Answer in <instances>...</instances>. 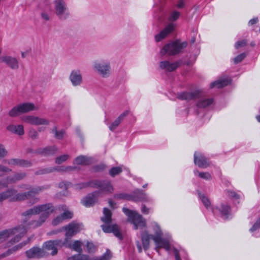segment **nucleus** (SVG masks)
I'll return each instance as SVG.
<instances>
[{
    "mask_svg": "<svg viewBox=\"0 0 260 260\" xmlns=\"http://www.w3.org/2000/svg\"><path fill=\"white\" fill-rule=\"evenodd\" d=\"M200 198L202 201V203H203V204L204 205V206H205V207L206 208H208L209 207H210V205H211L210 202L209 200L207 197H206L205 196L203 195V196H201Z\"/></svg>",
    "mask_w": 260,
    "mask_h": 260,
    "instance_id": "09e8293b",
    "label": "nucleus"
},
{
    "mask_svg": "<svg viewBox=\"0 0 260 260\" xmlns=\"http://www.w3.org/2000/svg\"><path fill=\"white\" fill-rule=\"evenodd\" d=\"M150 239H151V236L148 234L147 232H144L142 234V242L145 250H147L149 248V241Z\"/></svg>",
    "mask_w": 260,
    "mask_h": 260,
    "instance_id": "2f4dec72",
    "label": "nucleus"
},
{
    "mask_svg": "<svg viewBox=\"0 0 260 260\" xmlns=\"http://www.w3.org/2000/svg\"><path fill=\"white\" fill-rule=\"evenodd\" d=\"M7 129L9 132L19 136H22L24 134V127L21 124L17 125L10 124L7 126Z\"/></svg>",
    "mask_w": 260,
    "mask_h": 260,
    "instance_id": "a878e982",
    "label": "nucleus"
},
{
    "mask_svg": "<svg viewBox=\"0 0 260 260\" xmlns=\"http://www.w3.org/2000/svg\"><path fill=\"white\" fill-rule=\"evenodd\" d=\"M26 232V229L23 225L6 230L0 232V243L11 238L10 242L14 244L18 242Z\"/></svg>",
    "mask_w": 260,
    "mask_h": 260,
    "instance_id": "7ed1b4c3",
    "label": "nucleus"
},
{
    "mask_svg": "<svg viewBox=\"0 0 260 260\" xmlns=\"http://www.w3.org/2000/svg\"><path fill=\"white\" fill-rule=\"evenodd\" d=\"M61 208L62 210L64 211L63 213L61 214V216L63 217V219H71L73 217V213L68 210L66 206H62Z\"/></svg>",
    "mask_w": 260,
    "mask_h": 260,
    "instance_id": "e433bc0d",
    "label": "nucleus"
},
{
    "mask_svg": "<svg viewBox=\"0 0 260 260\" xmlns=\"http://www.w3.org/2000/svg\"><path fill=\"white\" fill-rule=\"evenodd\" d=\"M92 187L100 188L101 191L106 192H111L113 187L110 183L106 180H94L91 181Z\"/></svg>",
    "mask_w": 260,
    "mask_h": 260,
    "instance_id": "ddd939ff",
    "label": "nucleus"
},
{
    "mask_svg": "<svg viewBox=\"0 0 260 260\" xmlns=\"http://www.w3.org/2000/svg\"><path fill=\"white\" fill-rule=\"evenodd\" d=\"M67 241L63 242L62 240H50L46 242L43 247L48 250H52L51 254L55 255L57 253L58 248L66 246Z\"/></svg>",
    "mask_w": 260,
    "mask_h": 260,
    "instance_id": "9d476101",
    "label": "nucleus"
},
{
    "mask_svg": "<svg viewBox=\"0 0 260 260\" xmlns=\"http://www.w3.org/2000/svg\"><path fill=\"white\" fill-rule=\"evenodd\" d=\"M122 121L117 117L109 126V128L110 131H113L119 125Z\"/></svg>",
    "mask_w": 260,
    "mask_h": 260,
    "instance_id": "a18cd8bd",
    "label": "nucleus"
},
{
    "mask_svg": "<svg viewBox=\"0 0 260 260\" xmlns=\"http://www.w3.org/2000/svg\"><path fill=\"white\" fill-rule=\"evenodd\" d=\"M122 171V170L120 167H113L109 170V174L112 177H115L121 173Z\"/></svg>",
    "mask_w": 260,
    "mask_h": 260,
    "instance_id": "ea45409f",
    "label": "nucleus"
},
{
    "mask_svg": "<svg viewBox=\"0 0 260 260\" xmlns=\"http://www.w3.org/2000/svg\"><path fill=\"white\" fill-rule=\"evenodd\" d=\"M112 257V254L109 250H107L106 252L101 256L89 258V256L86 255L78 254L75 255L69 258L71 260H110Z\"/></svg>",
    "mask_w": 260,
    "mask_h": 260,
    "instance_id": "9b49d317",
    "label": "nucleus"
},
{
    "mask_svg": "<svg viewBox=\"0 0 260 260\" xmlns=\"http://www.w3.org/2000/svg\"><path fill=\"white\" fill-rule=\"evenodd\" d=\"M227 194L229 197L235 199H239L240 198L239 196L236 192L231 190H228Z\"/></svg>",
    "mask_w": 260,
    "mask_h": 260,
    "instance_id": "5fc2aeb1",
    "label": "nucleus"
},
{
    "mask_svg": "<svg viewBox=\"0 0 260 260\" xmlns=\"http://www.w3.org/2000/svg\"><path fill=\"white\" fill-rule=\"evenodd\" d=\"M13 175L16 182L23 179L26 176V174L25 172H17L15 173Z\"/></svg>",
    "mask_w": 260,
    "mask_h": 260,
    "instance_id": "49530a36",
    "label": "nucleus"
},
{
    "mask_svg": "<svg viewBox=\"0 0 260 260\" xmlns=\"http://www.w3.org/2000/svg\"><path fill=\"white\" fill-rule=\"evenodd\" d=\"M54 4L55 14L60 20H64L69 18L70 13L63 0H55Z\"/></svg>",
    "mask_w": 260,
    "mask_h": 260,
    "instance_id": "6e6552de",
    "label": "nucleus"
},
{
    "mask_svg": "<svg viewBox=\"0 0 260 260\" xmlns=\"http://www.w3.org/2000/svg\"><path fill=\"white\" fill-rule=\"evenodd\" d=\"M246 57V54L245 53H242L234 59V63L237 64L240 62H241L244 58Z\"/></svg>",
    "mask_w": 260,
    "mask_h": 260,
    "instance_id": "8fccbe9b",
    "label": "nucleus"
},
{
    "mask_svg": "<svg viewBox=\"0 0 260 260\" xmlns=\"http://www.w3.org/2000/svg\"><path fill=\"white\" fill-rule=\"evenodd\" d=\"M29 136L31 139H35L38 137V133L34 129L30 130L29 132Z\"/></svg>",
    "mask_w": 260,
    "mask_h": 260,
    "instance_id": "052dcab7",
    "label": "nucleus"
},
{
    "mask_svg": "<svg viewBox=\"0 0 260 260\" xmlns=\"http://www.w3.org/2000/svg\"><path fill=\"white\" fill-rule=\"evenodd\" d=\"M81 225V224L72 222L62 228L63 230L66 231V238L62 240L63 242L67 241L66 246H71V238L80 231Z\"/></svg>",
    "mask_w": 260,
    "mask_h": 260,
    "instance_id": "0eeeda50",
    "label": "nucleus"
},
{
    "mask_svg": "<svg viewBox=\"0 0 260 260\" xmlns=\"http://www.w3.org/2000/svg\"><path fill=\"white\" fill-rule=\"evenodd\" d=\"M26 255L28 258H41L47 255L46 252L43 248L38 247H34L25 252Z\"/></svg>",
    "mask_w": 260,
    "mask_h": 260,
    "instance_id": "dca6fc26",
    "label": "nucleus"
},
{
    "mask_svg": "<svg viewBox=\"0 0 260 260\" xmlns=\"http://www.w3.org/2000/svg\"><path fill=\"white\" fill-rule=\"evenodd\" d=\"M174 255H175V259L176 260H181L180 257L179 252L176 248L174 249Z\"/></svg>",
    "mask_w": 260,
    "mask_h": 260,
    "instance_id": "69168bd1",
    "label": "nucleus"
},
{
    "mask_svg": "<svg viewBox=\"0 0 260 260\" xmlns=\"http://www.w3.org/2000/svg\"><path fill=\"white\" fill-rule=\"evenodd\" d=\"M54 211V207L51 204H46L34 206L22 213L24 216L41 214L38 220H33L29 222V225L33 228L41 226Z\"/></svg>",
    "mask_w": 260,
    "mask_h": 260,
    "instance_id": "f03ea898",
    "label": "nucleus"
},
{
    "mask_svg": "<svg viewBox=\"0 0 260 260\" xmlns=\"http://www.w3.org/2000/svg\"><path fill=\"white\" fill-rule=\"evenodd\" d=\"M70 79L72 84L75 86H79L82 82V76L79 70H74L72 71Z\"/></svg>",
    "mask_w": 260,
    "mask_h": 260,
    "instance_id": "4be33fe9",
    "label": "nucleus"
},
{
    "mask_svg": "<svg viewBox=\"0 0 260 260\" xmlns=\"http://www.w3.org/2000/svg\"><path fill=\"white\" fill-rule=\"evenodd\" d=\"M64 220L63 217L61 216V215L57 216L55 219H54L52 221V224L53 225H57L60 223L62 222Z\"/></svg>",
    "mask_w": 260,
    "mask_h": 260,
    "instance_id": "603ef678",
    "label": "nucleus"
},
{
    "mask_svg": "<svg viewBox=\"0 0 260 260\" xmlns=\"http://www.w3.org/2000/svg\"><path fill=\"white\" fill-rule=\"evenodd\" d=\"M114 198L118 199H123L128 201H132V194H129L125 193H120L114 195Z\"/></svg>",
    "mask_w": 260,
    "mask_h": 260,
    "instance_id": "4c0bfd02",
    "label": "nucleus"
},
{
    "mask_svg": "<svg viewBox=\"0 0 260 260\" xmlns=\"http://www.w3.org/2000/svg\"><path fill=\"white\" fill-rule=\"evenodd\" d=\"M101 228L103 231L106 233H113L114 235L119 239H122V234L117 224L109 225L102 224Z\"/></svg>",
    "mask_w": 260,
    "mask_h": 260,
    "instance_id": "aec40b11",
    "label": "nucleus"
},
{
    "mask_svg": "<svg viewBox=\"0 0 260 260\" xmlns=\"http://www.w3.org/2000/svg\"><path fill=\"white\" fill-rule=\"evenodd\" d=\"M100 193V191H95L88 194L82 199V203L87 207L93 206L97 202Z\"/></svg>",
    "mask_w": 260,
    "mask_h": 260,
    "instance_id": "6ab92c4d",
    "label": "nucleus"
},
{
    "mask_svg": "<svg viewBox=\"0 0 260 260\" xmlns=\"http://www.w3.org/2000/svg\"><path fill=\"white\" fill-rule=\"evenodd\" d=\"M180 16V13L177 11H173L169 18V20L170 21H175Z\"/></svg>",
    "mask_w": 260,
    "mask_h": 260,
    "instance_id": "864d4df0",
    "label": "nucleus"
},
{
    "mask_svg": "<svg viewBox=\"0 0 260 260\" xmlns=\"http://www.w3.org/2000/svg\"><path fill=\"white\" fill-rule=\"evenodd\" d=\"M57 149L54 146L44 148L40 151V153L44 155H50L54 154Z\"/></svg>",
    "mask_w": 260,
    "mask_h": 260,
    "instance_id": "72a5a7b5",
    "label": "nucleus"
},
{
    "mask_svg": "<svg viewBox=\"0 0 260 260\" xmlns=\"http://www.w3.org/2000/svg\"><path fill=\"white\" fill-rule=\"evenodd\" d=\"M260 227V217L255 222L252 227L250 229L251 232H254Z\"/></svg>",
    "mask_w": 260,
    "mask_h": 260,
    "instance_id": "13d9d810",
    "label": "nucleus"
},
{
    "mask_svg": "<svg viewBox=\"0 0 260 260\" xmlns=\"http://www.w3.org/2000/svg\"><path fill=\"white\" fill-rule=\"evenodd\" d=\"M12 171V170L8 167L0 164V173H9Z\"/></svg>",
    "mask_w": 260,
    "mask_h": 260,
    "instance_id": "bf43d9fd",
    "label": "nucleus"
},
{
    "mask_svg": "<svg viewBox=\"0 0 260 260\" xmlns=\"http://www.w3.org/2000/svg\"><path fill=\"white\" fill-rule=\"evenodd\" d=\"M181 62V60L176 61L174 62H170L168 60H164L160 62L159 67L162 70L171 72L177 69L180 66Z\"/></svg>",
    "mask_w": 260,
    "mask_h": 260,
    "instance_id": "a211bd4d",
    "label": "nucleus"
},
{
    "mask_svg": "<svg viewBox=\"0 0 260 260\" xmlns=\"http://www.w3.org/2000/svg\"><path fill=\"white\" fill-rule=\"evenodd\" d=\"M4 181L5 183L7 184V187L9 184H14L17 182L15 179L14 175L7 176L4 180Z\"/></svg>",
    "mask_w": 260,
    "mask_h": 260,
    "instance_id": "de8ad7c7",
    "label": "nucleus"
},
{
    "mask_svg": "<svg viewBox=\"0 0 260 260\" xmlns=\"http://www.w3.org/2000/svg\"><path fill=\"white\" fill-rule=\"evenodd\" d=\"M175 27V24L173 23L168 24L162 31L155 36V41L156 42H159L165 39L174 31Z\"/></svg>",
    "mask_w": 260,
    "mask_h": 260,
    "instance_id": "412c9836",
    "label": "nucleus"
},
{
    "mask_svg": "<svg viewBox=\"0 0 260 260\" xmlns=\"http://www.w3.org/2000/svg\"><path fill=\"white\" fill-rule=\"evenodd\" d=\"M187 43L176 40L166 44L161 49L160 54L161 56H174L180 53L182 49L186 48Z\"/></svg>",
    "mask_w": 260,
    "mask_h": 260,
    "instance_id": "20e7f679",
    "label": "nucleus"
},
{
    "mask_svg": "<svg viewBox=\"0 0 260 260\" xmlns=\"http://www.w3.org/2000/svg\"><path fill=\"white\" fill-rule=\"evenodd\" d=\"M69 158V155L68 154H63L57 157L55 159V162L56 164L59 165L66 161Z\"/></svg>",
    "mask_w": 260,
    "mask_h": 260,
    "instance_id": "79ce46f5",
    "label": "nucleus"
},
{
    "mask_svg": "<svg viewBox=\"0 0 260 260\" xmlns=\"http://www.w3.org/2000/svg\"><path fill=\"white\" fill-rule=\"evenodd\" d=\"M133 196L132 201L135 202L147 201V196L142 190L136 189Z\"/></svg>",
    "mask_w": 260,
    "mask_h": 260,
    "instance_id": "393cba45",
    "label": "nucleus"
},
{
    "mask_svg": "<svg viewBox=\"0 0 260 260\" xmlns=\"http://www.w3.org/2000/svg\"><path fill=\"white\" fill-rule=\"evenodd\" d=\"M82 242L80 241H75L73 244L71 243V246H66V247L71 248L77 252L81 253L82 251Z\"/></svg>",
    "mask_w": 260,
    "mask_h": 260,
    "instance_id": "f704fd0d",
    "label": "nucleus"
},
{
    "mask_svg": "<svg viewBox=\"0 0 260 260\" xmlns=\"http://www.w3.org/2000/svg\"><path fill=\"white\" fill-rule=\"evenodd\" d=\"M203 92L200 90H196L192 92H184L178 94L177 98L181 100L190 101L200 99Z\"/></svg>",
    "mask_w": 260,
    "mask_h": 260,
    "instance_id": "2eb2a0df",
    "label": "nucleus"
},
{
    "mask_svg": "<svg viewBox=\"0 0 260 260\" xmlns=\"http://www.w3.org/2000/svg\"><path fill=\"white\" fill-rule=\"evenodd\" d=\"M18 106L21 113H27L38 109L33 104L29 103L20 104Z\"/></svg>",
    "mask_w": 260,
    "mask_h": 260,
    "instance_id": "c85d7f7f",
    "label": "nucleus"
},
{
    "mask_svg": "<svg viewBox=\"0 0 260 260\" xmlns=\"http://www.w3.org/2000/svg\"><path fill=\"white\" fill-rule=\"evenodd\" d=\"M41 16L42 18H43L44 20L48 21L49 20V17L48 15L46 13H42L41 14Z\"/></svg>",
    "mask_w": 260,
    "mask_h": 260,
    "instance_id": "338daca9",
    "label": "nucleus"
},
{
    "mask_svg": "<svg viewBox=\"0 0 260 260\" xmlns=\"http://www.w3.org/2000/svg\"><path fill=\"white\" fill-rule=\"evenodd\" d=\"M247 44V41L246 40H243L242 41H238L235 44L236 48L238 49L240 47L245 46Z\"/></svg>",
    "mask_w": 260,
    "mask_h": 260,
    "instance_id": "4d7b16f0",
    "label": "nucleus"
},
{
    "mask_svg": "<svg viewBox=\"0 0 260 260\" xmlns=\"http://www.w3.org/2000/svg\"><path fill=\"white\" fill-rule=\"evenodd\" d=\"M7 164L12 166H20L23 167H28L32 165L30 161L18 158H11L7 160Z\"/></svg>",
    "mask_w": 260,
    "mask_h": 260,
    "instance_id": "5701e85b",
    "label": "nucleus"
},
{
    "mask_svg": "<svg viewBox=\"0 0 260 260\" xmlns=\"http://www.w3.org/2000/svg\"><path fill=\"white\" fill-rule=\"evenodd\" d=\"M213 100L212 99H200L197 104V106L200 108H206L212 104Z\"/></svg>",
    "mask_w": 260,
    "mask_h": 260,
    "instance_id": "473e14b6",
    "label": "nucleus"
},
{
    "mask_svg": "<svg viewBox=\"0 0 260 260\" xmlns=\"http://www.w3.org/2000/svg\"><path fill=\"white\" fill-rule=\"evenodd\" d=\"M54 171L60 172H66L65 167L62 166L60 167H50V168H46L44 169H40L36 172V174L37 175H41V174H48L50 173H52Z\"/></svg>",
    "mask_w": 260,
    "mask_h": 260,
    "instance_id": "b1692460",
    "label": "nucleus"
},
{
    "mask_svg": "<svg viewBox=\"0 0 260 260\" xmlns=\"http://www.w3.org/2000/svg\"><path fill=\"white\" fill-rule=\"evenodd\" d=\"M194 173L198 175L199 177L205 180H210L211 179V176L208 172H199L198 170H194Z\"/></svg>",
    "mask_w": 260,
    "mask_h": 260,
    "instance_id": "58836bf2",
    "label": "nucleus"
},
{
    "mask_svg": "<svg viewBox=\"0 0 260 260\" xmlns=\"http://www.w3.org/2000/svg\"><path fill=\"white\" fill-rule=\"evenodd\" d=\"M26 243H24V244H20L13 247L12 249H9L7 252L3 253L0 255V258L8 256L9 255L12 253V251H15L19 249H20Z\"/></svg>",
    "mask_w": 260,
    "mask_h": 260,
    "instance_id": "c9c22d12",
    "label": "nucleus"
},
{
    "mask_svg": "<svg viewBox=\"0 0 260 260\" xmlns=\"http://www.w3.org/2000/svg\"><path fill=\"white\" fill-rule=\"evenodd\" d=\"M18 187L21 189L27 190V191H20L14 188H10L6 191L0 193V203L4 200H9L12 202H22L32 199V203L38 202L39 199L35 198L40 192L47 189L50 187L49 185L36 186L32 187L27 184H21L18 185Z\"/></svg>",
    "mask_w": 260,
    "mask_h": 260,
    "instance_id": "f257e3e1",
    "label": "nucleus"
},
{
    "mask_svg": "<svg viewBox=\"0 0 260 260\" xmlns=\"http://www.w3.org/2000/svg\"><path fill=\"white\" fill-rule=\"evenodd\" d=\"M76 186V187L77 188H79V189H82L83 188H85V187H87L88 186H90V187H92L91 181H89V182H88L82 183L78 184Z\"/></svg>",
    "mask_w": 260,
    "mask_h": 260,
    "instance_id": "3c124183",
    "label": "nucleus"
},
{
    "mask_svg": "<svg viewBox=\"0 0 260 260\" xmlns=\"http://www.w3.org/2000/svg\"><path fill=\"white\" fill-rule=\"evenodd\" d=\"M122 211L128 217V221L134 224L135 230H137L139 228H142L146 226L145 219L138 212L129 210L126 208H123Z\"/></svg>",
    "mask_w": 260,
    "mask_h": 260,
    "instance_id": "423d86ee",
    "label": "nucleus"
},
{
    "mask_svg": "<svg viewBox=\"0 0 260 260\" xmlns=\"http://www.w3.org/2000/svg\"><path fill=\"white\" fill-rule=\"evenodd\" d=\"M21 113L20 112V109L19 108L18 105L13 107L9 113V115L10 117H16L20 115Z\"/></svg>",
    "mask_w": 260,
    "mask_h": 260,
    "instance_id": "a19ab883",
    "label": "nucleus"
},
{
    "mask_svg": "<svg viewBox=\"0 0 260 260\" xmlns=\"http://www.w3.org/2000/svg\"><path fill=\"white\" fill-rule=\"evenodd\" d=\"M22 120L27 123L32 125H47L49 121L45 118L33 115H26L22 117Z\"/></svg>",
    "mask_w": 260,
    "mask_h": 260,
    "instance_id": "f8f14e48",
    "label": "nucleus"
},
{
    "mask_svg": "<svg viewBox=\"0 0 260 260\" xmlns=\"http://www.w3.org/2000/svg\"><path fill=\"white\" fill-rule=\"evenodd\" d=\"M77 169L76 167L68 166L65 167L66 172H71Z\"/></svg>",
    "mask_w": 260,
    "mask_h": 260,
    "instance_id": "0e129e2a",
    "label": "nucleus"
},
{
    "mask_svg": "<svg viewBox=\"0 0 260 260\" xmlns=\"http://www.w3.org/2000/svg\"><path fill=\"white\" fill-rule=\"evenodd\" d=\"M2 62L13 70H17L19 68L18 60L15 57L9 55H3L0 57Z\"/></svg>",
    "mask_w": 260,
    "mask_h": 260,
    "instance_id": "4468645a",
    "label": "nucleus"
},
{
    "mask_svg": "<svg viewBox=\"0 0 260 260\" xmlns=\"http://www.w3.org/2000/svg\"><path fill=\"white\" fill-rule=\"evenodd\" d=\"M231 82V80L228 78L221 79L210 84V87L213 88L217 87L218 88H222L229 85Z\"/></svg>",
    "mask_w": 260,
    "mask_h": 260,
    "instance_id": "c756f323",
    "label": "nucleus"
},
{
    "mask_svg": "<svg viewBox=\"0 0 260 260\" xmlns=\"http://www.w3.org/2000/svg\"><path fill=\"white\" fill-rule=\"evenodd\" d=\"M129 113V110H126L124 112H123L122 113H121L118 117L119 119H120L121 121H122L124 119V118Z\"/></svg>",
    "mask_w": 260,
    "mask_h": 260,
    "instance_id": "680f3d73",
    "label": "nucleus"
},
{
    "mask_svg": "<svg viewBox=\"0 0 260 260\" xmlns=\"http://www.w3.org/2000/svg\"><path fill=\"white\" fill-rule=\"evenodd\" d=\"M87 248L89 252H93L95 250V247L91 242H88L87 243Z\"/></svg>",
    "mask_w": 260,
    "mask_h": 260,
    "instance_id": "6e6d98bb",
    "label": "nucleus"
},
{
    "mask_svg": "<svg viewBox=\"0 0 260 260\" xmlns=\"http://www.w3.org/2000/svg\"><path fill=\"white\" fill-rule=\"evenodd\" d=\"M149 209L147 208L144 205L142 206L141 211L143 213L148 214L149 213Z\"/></svg>",
    "mask_w": 260,
    "mask_h": 260,
    "instance_id": "e2e57ef3",
    "label": "nucleus"
},
{
    "mask_svg": "<svg viewBox=\"0 0 260 260\" xmlns=\"http://www.w3.org/2000/svg\"><path fill=\"white\" fill-rule=\"evenodd\" d=\"M194 163L201 168H207L210 165L209 160L203 154L197 152L194 154Z\"/></svg>",
    "mask_w": 260,
    "mask_h": 260,
    "instance_id": "f3484780",
    "label": "nucleus"
},
{
    "mask_svg": "<svg viewBox=\"0 0 260 260\" xmlns=\"http://www.w3.org/2000/svg\"><path fill=\"white\" fill-rule=\"evenodd\" d=\"M103 216L101 217V220L106 224H109L112 222V212L107 208L103 209Z\"/></svg>",
    "mask_w": 260,
    "mask_h": 260,
    "instance_id": "7c9ffc66",
    "label": "nucleus"
},
{
    "mask_svg": "<svg viewBox=\"0 0 260 260\" xmlns=\"http://www.w3.org/2000/svg\"><path fill=\"white\" fill-rule=\"evenodd\" d=\"M93 68L103 78H107L110 76L111 67L110 62L108 61H96L94 63Z\"/></svg>",
    "mask_w": 260,
    "mask_h": 260,
    "instance_id": "1a4fd4ad",
    "label": "nucleus"
},
{
    "mask_svg": "<svg viewBox=\"0 0 260 260\" xmlns=\"http://www.w3.org/2000/svg\"><path fill=\"white\" fill-rule=\"evenodd\" d=\"M153 230L155 235H151V239L153 240L156 244L155 250L158 253H159V249L160 248H164L167 251H169L170 249V242L169 240L162 238V232L156 223L154 224Z\"/></svg>",
    "mask_w": 260,
    "mask_h": 260,
    "instance_id": "39448f33",
    "label": "nucleus"
},
{
    "mask_svg": "<svg viewBox=\"0 0 260 260\" xmlns=\"http://www.w3.org/2000/svg\"><path fill=\"white\" fill-rule=\"evenodd\" d=\"M53 133L55 135V137L58 139H61L63 138L65 132L63 130L57 131L56 128L55 127L52 129Z\"/></svg>",
    "mask_w": 260,
    "mask_h": 260,
    "instance_id": "37998d69",
    "label": "nucleus"
},
{
    "mask_svg": "<svg viewBox=\"0 0 260 260\" xmlns=\"http://www.w3.org/2000/svg\"><path fill=\"white\" fill-rule=\"evenodd\" d=\"M8 151L6 149L5 146L0 143V159L6 157L8 155Z\"/></svg>",
    "mask_w": 260,
    "mask_h": 260,
    "instance_id": "c03bdc74",
    "label": "nucleus"
},
{
    "mask_svg": "<svg viewBox=\"0 0 260 260\" xmlns=\"http://www.w3.org/2000/svg\"><path fill=\"white\" fill-rule=\"evenodd\" d=\"M73 163L75 165L86 166L91 163V159L85 156L80 155L74 159Z\"/></svg>",
    "mask_w": 260,
    "mask_h": 260,
    "instance_id": "cd10ccee",
    "label": "nucleus"
},
{
    "mask_svg": "<svg viewBox=\"0 0 260 260\" xmlns=\"http://www.w3.org/2000/svg\"><path fill=\"white\" fill-rule=\"evenodd\" d=\"M217 209L220 212L221 217L224 219H227L229 218L231 212L230 206L226 204H221L220 207L217 208Z\"/></svg>",
    "mask_w": 260,
    "mask_h": 260,
    "instance_id": "bb28decb",
    "label": "nucleus"
},
{
    "mask_svg": "<svg viewBox=\"0 0 260 260\" xmlns=\"http://www.w3.org/2000/svg\"><path fill=\"white\" fill-rule=\"evenodd\" d=\"M257 21H258L257 18H253L249 21V24L253 25V24L256 23L257 22Z\"/></svg>",
    "mask_w": 260,
    "mask_h": 260,
    "instance_id": "774afa93",
    "label": "nucleus"
}]
</instances>
